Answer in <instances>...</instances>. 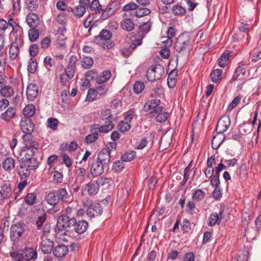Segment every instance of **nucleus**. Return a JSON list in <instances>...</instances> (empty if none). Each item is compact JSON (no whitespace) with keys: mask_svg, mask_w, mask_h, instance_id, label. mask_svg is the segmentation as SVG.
<instances>
[{"mask_svg":"<svg viewBox=\"0 0 261 261\" xmlns=\"http://www.w3.org/2000/svg\"><path fill=\"white\" fill-rule=\"evenodd\" d=\"M88 227V223L85 220L77 221L73 218H70L67 215L60 216L57 221L55 231L59 236L67 235L73 231L79 234L84 233Z\"/></svg>","mask_w":261,"mask_h":261,"instance_id":"f257e3e1","label":"nucleus"},{"mask_svg":"<svg viewBox=\"0 0 261 261\" xmlns=\"http://www.w3.org/2000/svg\"><path fill=\"white\" fill-rule=\"evenodd\" d=\"M36 201V196H34V218L38 229H41L43 224L45 222L47 218L46 213L43 209L41 203Z\"/></svg>","mask_w":261,"mask_h":261,"instance_id":"f03ea898","label":"nucleus"},{"mask_svg":"<svg viewBox=\"0 0 261 261\" xmlns=\"http://www.w3.org/2000/svg\"><path fill=\"white\" fill-rule=\"evenodd\" d=\"M112 35L110 31L102 30L98 36L94 38L93 42L105 49H110L114 46V44L111 41Z\"/></svg>","mask_w":261,"mask_h":261,"instance_id":"7ed1b4c3","label":"nucleus"},{"mask_svg":"<svg viewBox=\"0 0 261 261\" xmlns=\"http://www.w3.org/2000/svg\"><path fill=\"white\" fill-rule=\"evenodd\" d=\"M190 39L188 35L181 34L178 36L174 45V48L178 53L186 54L190 49Z\"/></svg>","mask_w":261,"mask_h":261,"instance_id":"20e7f679","label":"nucleus"},{"mask_svg":"<svg viewBox=\"0 0 261 261\" xmlns=\"http://www.w3.org/2000/svg\"><path fill=\"white\" fill-rule=\"evenodd\" d=\"M165 73L164 68L161 65H152L146 72V76L151 82L160 79Z\"/></svg>","mask_w":261,"mask_h":261,"instance_id":"39448f33","label":"nucleus"},{"mask_svg":"<svg viewBox=\"0 0 261 261\" xmlns=\"http://www.w3.org/2000/svg\"><path fill=\"white\" fill-rule=\"evenodd\" d=\"M20 126L24 135L22 138L23 140H33V122L32 119H21Z\"/></svg>","mask_w":261,"mask_h":261,"instance_id":"423d86ee","label":"nucleus"},{"mask_svg":"<svg viewBox=\"0 0 261 261\" xmlns=\"http://www.w3.org/2000/svg\"><path fill=\"white\" fill-rule=\"evenodd\" d=\"M24 146L21 149L20 155L23 162L31 161L33 158V140H23Z\"/></svg>","mask_w":261,"mask_h":261,"instance_id":"0eeeda50","label":"nucleus"},{"mask_svg":"<svg viewBox=\"0 0 261 261\" xmlns=\"http://www.w3.org/2000/svg\"><path fill=\"white\" fill-rule=\"evenodd\" d=\"M160 100L158 98L152 99L146 101L144 105V110L146 112H150L153 113H157L163 111V107L160 106Z\"/></svg>","mask_w":261,"mask_h":261,"instance_id":"6e6552de","label":"nucleus"},{"mask_svg":"<svg viewBox=\"0 0 261 261\" xmlns=\"http://www.w3.org/2000/svg\"><path fill=\"white\" fill-rule=\"evenodd\" d=\"M24 231V225L17 223L12 225L10 229V238L12 241H17Z\"/></svg>","mask_w":261,"mask_h":261,"instance_id":"1a4fd4ad","label":"nucleus"},{"mask_svg":"<svg viewBox=\"0 0 261 261\" xmlns=\"http://www.w3.org/2000/svg\"><path fill=\"white\" fill-rule=\"evenodd\" d=\"M23 44V40L20 38H16L15 40L13 42L9 50L10 58L14 60L17 57L19 53V48Z\"/></svg>","mask_w":261,"mask_h":261,"instance_id":"9d476101","label":"nucleus"},{"mask_svg":"<svg viewBox=\"0 0 261 261\" xmlns=\"http://www.w3.org/2000/svg\"><path fill=\"white\" fill-rule=\"evenodd\" d=\"M230 119L229 116H223L218 121L216 127L217 133L223 134L229 127Z\"/></svg>","mask_w":261,"mask_h":261,"instance_id":"9b49d317","label":"nucleus"},{"mask_svg":"<svg viewBox=\"0 0 261 261\" xmlns=\"http://www.w3.org/2000/svg\"><path fill=\"white\" fill-rule=\"evenodd\" d=\"M54 247V243L51 240L42 238L39 248L44 253L50 254L53 251Z\"/></svg>","mask_w":261,"mask_h":261,"instance_id":"f8f14e48","label":"nucleus"},{"mask_svg":"<svg viewBox=\"0 0 261 261\" xmlns=\"http://www.w3.org/2000/svg\"><path fill=\"white\" fill-rule=\"evenodd\" d=\"M111 149L109 147L103 148L98 153L97 160L105 166H109L110 161Z\"/></svg>","mask_w":261,"mask_h":261,"instance_id":"ddd939ff","label":"nucleus"},{"mask_svg":"<svg viewBox=\"0 0 261 261\" xmlns=\"http://www.w3.org/2000/svg\"><path fill=\"white\" fill-rule=\"evenodd\" d=\"M132 14L130 12L124 13L123 15V20L121 21L120 24L121 28L126 31H130L133 30L135 27V24L133 20L128 18Z\"/></svg>","mask_w":261,"mask_h":261,"instance_id":"4468645a","label":"nucleus"},{"mask_svg":"<svg viewBox=\"0 0 261 261\" xmlns=\"http://www.w3.org/2000/svg\"><path fill=\"white\" fill-rule=\"evenodd\" d=\"M108 168V166L98 162L97 160H94L91 165V173L94 176L100 175L103 173L104 169Z\"/></svg>","mask_w":261,"mask_h":261,"instance_id":"2eb2a0df","label":"nucleus"},{"mask_svg":"<svg viewBox=\"0 0 261 261\" xmlns=\"http://www.w3.org/2000/svg\"><path fill=\"white\" fill-rule=\"evenodd\" d=\"M102 213V208L98 203H92L87 208V214L91 217L100 215Z\"/></svg>","mask_w":261,"mask_h":261,"instance_id":"dca6fc26","label":"nucleus"},{"mask_svg":"<svg viewBox=\"0 0 261 261\" xmlns=\"http://www.w3.org/2000/svg\"><path fill=\"white\" fill-rule=\"evenodd\" d=\"M24 11L28 13L25 21L28 25L30 28L28 31V36L31 42H33V13L32 7L30 10L25 6Z\"/></svg>","mask_w":261,"mask_h":261,"instance_id":"f3484780","label":"nucleus"},{"mask_svg":"<svg viewBox=\"0 0 261 261\" xmlns=\"http://www.w3.org/2000/svg\"><path fill=\"white\" fill-rule=\"evenodd\" d=\"M101 179H97L95 182H90L86 186V190L90 195H95L98 191L99 188L102 186Z\"/></svg>","mask_w":261,"mask_h":261,"instance_id":"a211bd4d","label":"nucleus"},{"mask_svg":"<svg viewBox=\"0 0 261 261\" xmlns=\"http://www.w3.org/2000/svg\"><path fill=\"white\" fill-rule=\"evenodd\" d=\"M53 253L57 257H63L68 253V248L64 245H58L55 247Z\"/></svg>","mask_w":261,"mask_h":261,"instance_id":"6ab92c4d","label":"nucleus"},{"mask_svg":"<svg viewBox=\"0 0 261 261\" xmlns=\"http://www.w3.org/2000/svg\"><path fill=\"white\" fill-rule=\"evenodd\" d=\"M114 128L113 123L109 122L105 123V125L99 126L98 124H94L92 126V131L93 129L97 130L101 133H107L112 130Z\"/></svg>","mask_w":261,"mask_h":261,"instance_id":"aec40b11","label":"nucleus"},{"mask_svg":"<svg viewBox=\"0 0 261 261\" xmlns=\"http://www.w3.org/2000/svg\"><path fill=\"white\" fill-rule=\"evenodd\" d=\"M223 211H220L219 213H213L208 218V225L210 226H213L216 224H219L221 220L222 219V214Z\"/></svg>","mask_w":261,"mask_h":261,"instance_id":"412c9836","label":"nucleus"},{"mask_svg":"<svg viewBox=\"0 0 261 261\" xmlns=\"http://www.w3.org/2000/svg\"><path fill=\"white\" fill-rule=\"evenodd\" d=\"M15 115L16 110L15 108L10 107L2 114L1 118L5 121L9 122L13 118Z\"/></svg>","mask_w":261,"mask_h":261,"instance_id":"4be33fe9","label":"nucleus"},{"mask_svg":"<svg viewBox=\"0 0 261 261\" xmlns=\"http://www.w3.org/2000/svg\"><path fill=\"white\" fill-rule=\"evenodd\" d=\"M100 118L105 121V123L112 122L113 123L114 119L111 114V112L109 109L102 110L100 112Z\"/></svg>","mask_w":261,"mask_h":261,"instance_id":"5701e85b","label":"nucleus"},{"mask_svg":"<svg viewBox=\"0 0 261 261\" xmlns=\"http://www.w3.org/2000/svg\"><path fill=\"white\" fill-rule=\"evenodd\" d=\"M115 12V10L112 4L108 5L105 9H101V19L106 20L112 15Z\"/></svg>","mask_w":261,"mask_h":261,"instance_id":"b1692460","label":"nucleus"},{"mask_svg":"<svg viewBox=\"0 0 261 261\" xmlns=\"http://www.w3.org/2000/svg\"><path fill=\"white\" fill-rule=\"evenodd\" d=\"M14 94L13 88L9 85H6L0 89V95L3 97L9 98Z\"/></svg>","mask_w":261,"mask_h":261,"instance_id":"393cba45","label":"nucleus"},{"mask_svg":"<svg viewBox=\"0 0 261 261\" xmlns=\"http://www.w3.org/2000/svg\"><path fill=\"white\" fill-rule=\"evenodd\" d=\"M45 200L48 204L52 206L56 205L60 201L56 192L49 193L46 196Z\"/></svg>","mask_w":261,"mask_h":261,"instance_id":"a878e982","label":"nucleus"},{"mask_svg":"<svg viewBox=\"0 0 261 261\" xmlns=\"http://www.w3.org/2000/svg\"><path fill=\"white\" fill-rule=\"evenodd\" d=\"M225 137L223 134L218 133V134L214 136L212 140V146L213 148L216 149L221 145Z\"/></svg>","mask_w":261,"mask_h":261,"instance_id":"bb28decb","label":"nucleus"},{"mask_svg":"<svg viewBox=\"0 0 261 261\" xmlns=\"http://www.w3.org/2000/svg\"><path fill=\"white\" fill-rule=\"evenodd\" d=\"M2 193L6 199L9 198L12 194V187L11 184L7 182L1 187Z\"/></svg>","mask_w":261,"mask_h":261,"instance_id":"cd10ccee","label":"nucleus"},{"mask_svg":"<svg viewBox=\"0 0 261 261\" xmlns=\"http://www.w3.org/2000/svg\"><path fill=\"white\" fill-rule=\"evenodd\" d=\"M111 76V72L110 70L103 71L101 74L97 77L96 83L98 84H102L108 81Z\"/></svg>","mask_w":261,"mask_h":261,"instance_id":"c85d7f7f","label":"nucleus"},{"mask_svg":"<svg viewBox=\"0 0 261 261\" xmlns=\"http://www.w3.org/2000/svg\"><path fill=\"white\" fill-rule=\"evenodd\" d=\"M151 26V23L149 21L143 23L139 28V37H141V39L144 37L145 34L147 33L150 31Z\"/></svg>","mask_w":261,"mask_h":261,"instance_id":"c756f323","label":"nucleus"},{"mask_svg":"<svg viewBox=\"0 0 261 261\" xmlns=\"http://www.w3.org/2000/svg\"><path fill=\"white\" fill-rule=\"evenodd\" d=\"M23 117L22 119H32L33 118V105L29 104L27 105L22 110Z\"/></svg>","mask_w":261,"mask_h":261,"instance_id":"7c9ffc66","label":"nucleus"},{"mask_svg":"<svg viewBox=\"0 0 261 261\" xmlns=\"http://www.w3.org/2000/svg\"><path fill=\"white\" fill-rule=\"evenodd\" d=\"M31 169H32V168L31 166H20L17 169L18 173L19 174L21 178L23 177L26 178L30 175Z\"/></svg>","mask_w":261,"mask_h":261,"instance_id":"2f4dec72","label":"nucleus"},{"mask_svg":"<svg viewBox=\"0 0 261 261\" xmlns=\"http://www.w3.org/2000/svg\"><path fill=\"white\" fill-rule=\"evenodd\" d=\"M230 52L226 51L222 54L218 60V64L220 67H224L228 63V60L230 56Z\"/></svg>","mask_w":261,"mask_h":261,"instance_id":"473e14b6","label":"nucleus"},{"mask_svg":"<svg viewBox=\"0 0 261 261\" xmlns=\"http://www.w3.org/2000/svg\"><path fill=\"white\" fill-rule=\"evenodd\" d=\"M15 167V161L12 158H7L3 163V167L6 171H11Z\"/></svg>","mask_w":261,"mask_h":261,"instance_id":"72a5a7b5","label":"nucleus"},{"mask_svg":"<svg viewBox=\"0 0 261 261\" xmlns=\"http://www.w3.org/2000/svg\"><path fill=\"white\" fill-rule=\"evenodd\" d=\"M56 192L58 196V199L61 201H66L70 197V195L65 189H59Z\"/></svg>","mask_w":261,"mask_h":261,"instance_id":"f704fd0d","label":"nucleus"},{"mask_svg":"<svg viewBox=\"0 0 261 261\" xmlns=\"http://www.w3.org/2000/svg\"><path fill=\"white\" fill-rule=\"evenodd\" d=\"M222 70L221 69H215L211 73V79L213 82L217 83L221 79Z\"/></svg>","mask_w":261,"mask_h":261,"instance_id":"c9c22d12","label":"nucleus"},{"mask_svg":"<svg viewBox=\"0 0 261 261\" xmlns=\"http://www.w3.org/2000/svg\"><path fill=\"white\" fill-rule=\"evenodd\" d=\"M245 64H242L241 65H240L238 67V68L236 69L235 73L233 75L232 79L230 81L231 83L236 81L241 73L243 74H245Z\"/></svg>","mask_w":261,"mask_h":261,"instance_id":"e433bc0d","label":"nucleus"},{"mask_svg":"<svg viewBox=\"0 0 261 261\" xmlns=\"http://www.w3.org/2000/svg\"><path fill=\"white\" fill-rule=\"evenodd\" d=\"M150 13L149 9L144 7H137L135 12V15L138 17H141L148 15Z\"/></svg>","mask_w":261,"mask_h":261,"instance_id":"4c0bfd02","label":"nucleus"},{"mask_svg":"<svg viewBox=\"0 0 261 261\" xmlns=\"http://www.w3.org/2000/svg\"><path fill=\"white\" fill-rule=\"evenodd\" d=\"M91 132H92V133L87 136L85 139V141L87 143H92L94 142L98 137V133L97 130L93 129V131H92V129Z\"/></svg>","mask_w":261,"mask_h":261,"instance_id":"58836bf2","label":"nucleus"},{"mask_svg":"<svg viewBox=\"0 0 261 261\" xmlns=\"http://www.w3.org/2000/svg\"><path fill=\"white\" fill-rule=\"evenodd\" d=\"M92 58L89 57H84L82 61V66L85 69L90 68L93 64Z\"/></svg>","mask_w":261,"mask_h":261,"instance_id":"ea45409f","label":"nucleus"},{"mask_svg":"<svg viewBox=\"0 0 261 261\" xmlns=\"http://www.w3.org/2000/svg\"><path fill=\"white\" fill-rule=\"evenodd\" d=\"M163 94V91L161 88L155 87L150 92V96L152 98V99H159L158 98L161 97Z\"/></svg>","mask_w":261,"mask_h":261,"instance_id":"a19ab883","label":"nucleus"},{"mask_svg":"<svg viewBox=\"0 0 261 261\" xmlns=\"http://www.w3.org/2000/svg\"><path fill=\"white\" fill-rule=\"evenodd\" d=\"M130 128V125L128 122L120 121L118 123L117 128L122 133L128 131Z\"/></svg>","mask_w":261,"mask_h":261,"instance_id":"79ce46f5","label":"nucleus"},{"mask_svg":"<svg viewBox=\"0 0 261 261\" xmlns=\"http://www.w3.org/2000/svg\"><path fill=\"white\" fill-rule=\"evenodd\" d=\"M205 196V193L201 189L196 190L193 194L192 198L194 201H199Z\"/></svg>","mask_w":261,"mask_h":261,"instance_id":"37998d69","label":"nucleus"},{"mask_svg":"<svg viewBox=\"0 0 261 261\" xmlns=\"http://www.w3.org/2000/svg\"><path fill=\"white\" fill-rule=\"evenodd\" d=\"M136 156V152L134 151H129L125 152L121 156V160L122 161L129 162L133 160Z\"/></svg>","mask_w":261,"mask_h":261,"instance_id":"c03bdc74","label":"nucleus"},{"mask_svg":"<svg viewBox=\"0 0 261 261\" xmlns=\"http://www.w3.org/2000/svg\"><path fill=\"white\" fill-rule=\"evenodd\" d=\"M156 114H158V115L155 117L156 121L160 123L165 122L169 116V113L166 112L162 111Z\"/></svg>","mask_w":261,"mask_h":261,"instance_id":"a18cd8bd","label":"nucleus"},{"mask_svg":"<svg viewBox=\"0 0 261 261\" xmlns=\"http://www.w3.org/2000/svg\"><path fill=\"white\" fill-rule=\"evenodd\" d=\"M91 11H97L98 13L101 11V6L98 0H93L89 7Z\"/></svg>","mask_w":261,"mask_h":261,"instance_id":"49530a36","label":"nucleus"},{"mask_svg":"<svg viewBox=\"0 0 261 261\" xmlns=\"http://www.w3.org/2000/svg\"><path fill=\"white\" fill-rule=\"evenodd\" d=\"M74 15L78 17L83 16L86 12V9L80 5L76 6L73 10Z\"/></svg>","mask_w":261,"mask_h":261,"instance_id":"de8ad7c7","label":"nucleus"},{"mask_svg":"<svg viewBox=\"0 0 261 261\" xmlns=\"http://www.w3.org/2000/svg\"><path fill=\"white\" fill-rule=\"evenodd\" d=\"M58 123L59 121L56 118H49L47 119V127L53 130L57 129Z\"/></svg>","mask_w":261,"mask_h":261,"instance_id":"09e8293b","label":"nucleus"},{"mask_svg":"<svg viewBox=\"0 0 261 261\" xmlns=\"http://www.w3.org/2000/svg\"><path fill=\"white\" fill-rule=\"evenodd\" d=\"M29 53L31 57L29 59V61L28 62V66H27V70L29 72V78L30 77V74L32 73L33 68L32 67V63L33 62H32V60L33 59V44H31L30 46L29 50Z\"/></svg>","mask_w":261,"mask_h":261,"instance_id":"8fccbe9b","label":"nucleus"},{"mask_svg":"<svg viewBox=\"0 0 261 261\" xmlns=\"http://www.w3.org/2000/svg\"><path fill=\"white\" fill-rule=\"evenodd\" d=\"M144 87L145 86L143 82L137 81L134 85L133 90L135 93L139 94L142 92Z\"/></svg>","mask_w":261,"mask_h":261,"instance_id":"3c124183","label":"nucleus"},{"mask_svg":"<svg viewBox=\"0 0 261 261\" xmlns=\"http://www.w3.org/2000/svg\"><path fill=\"white\" fill-rule=\"evenodd\" d=\"M97 94L96 89H90L88 91L86 99L89 101H92L96 99Z\"/></svg>","mask_w":261,"mask_h":261,"instance_id":"603ef678","label":"nucleus"},{"mask_svg":"<svg viewBox=\"0 0 261 261\" xmlns=\"http://www.w3.org/2000/svg\"><path fill=\"white\" fill-rule=\"evenodd\" d=\"M172 12L175 15H183L186 12V9L179 5H175L172 7Z\"/></svg>","mask_w":261,"mask_h":261,"instance_id":"864d4df0","label":"nucleus"},{"mask_svg":"<svg viewBox=\"0 0 261 261\" xmlns=\"http://www.w3.org/2000/svg\"><path fill=\"white\" fill-rule=\"evenodd\" d=\"M23 259L28 261L33 259V249L31 248H26L23 251Z\"/></svg>","mask_w":261,"mask_h":261,"instance_id":"5fc2aeb1","label":"nucleus"},{"mask_svg":"<svg viewBox=\"0 0 261 261\" xmlns=\"http://www.w3.org/2000/svg\"><path fill=\"white\" fill-rule=\"evenodd\" d=\"M75 72V66L67 65L65 70V73L67 74L69 77H73Z\"/></svg>","mask_w":261,"mask_h":261,"instance_id":"6e6d98bb","label":"nucleus"},{"mask_svg":"<svg viewBox=\"0 0 261 261\" xmlns=\"http://www.w3.org/2000/svg\"><path fill=\"white\" fill-rule=\"evenodd\" d=\"M72 78V77H69L67 74L65 73H63L60 75V82L62 85L66 86Z\"/></svg>","mask_w":261,"mask_h":261,"instance_id":"4d7b16f0","label":"nucleus"},{"mask_svg":"<svg viewBox=\"0 0 261 261\" xmlns=\"http://www.w3.org/2000/svg\"><path fill=\"white\" fill-rule=\"evenodd\" d=\"M10 256L14 261H23V255L17 252L14 251L10 252Z\"/></svg>","mask_w":261,"mask_h":261,"instance_id":"13d9d810","label":"nucleus"},{"mask_svg":"<svg viewBox=\"0 0 261 261\" xmlns=\"http://www.w3.org/2000/svg\"><path fill=\"white\" fill-rule=\"evenodd\" d=\"M124 161H117L114 162V164L113 166V169H115L116 171H121L124 167V165L123 164Z\"/></svg>","mask_w":261,"mask_h":261,"instance_id":"bf43d9fd","label":"nucleus"},{"mask_svg":"<svg viewBox=\"0 0 261 261\" xmlns=\"http://www.w3.org/2000/svg\"><path fill=\"white\" fill-rule=\"evenodd\" d=\"M97 94L100 95H105L107 93L108 88L105 85H102L98 86L96 89Z\"/></svg>","mask_w":261,"mask_h":261,"instance_id":"052dcab7","label":"nucleus"},{"mask_svg":"<svg viewBox=\"0 0 261 261\" xmlns=\"http://www.w3.org/2000/svg\"><path fill=\"white\" fill-rule=\"evenodd\" d=\"M147 143L148 141L146 138H142L136 143V148L137 149H142L146 146Z\"/></svg>","mask_w":261,"mask_h":261,"instance_id":"680f3d73","label":"nucleus"},{"mask_svg":"<svg viewBox=\"0 0 261 261\" xmlns=\"http://www.w3.org/2000/svg\"><path fill=\"white\" fill-rule=\"evenodd\" d=\"M61 157L62 158L63 162L66 165V166L68 167H70L72 165V162L69 156L65 153L62 152Z\"/></svg>","mask_w":261,"mask_h":261,"instance_id":"e2e57ef3","label":"nucleus"},{"mask_svg":"<svg viewBox=\"0 0 261 261\" xmlns=\"http://www.w3.org/2000/svg\"><path fill=\"white\" fill-rule=\"evenodd\" d=\"M26 94L27 99L30 101L33 100V84L30 83L27 87Z\"/></svg>","mask_w":261,"mask_h":261,"instance_id":"0e129e2a","label":"nucleus"},{"mask_svg":"<svg viewBox=\"0 0 261 261\" xmlns=\"http://www.w3.org/2000/svg\"><path fill=\"white\" fill-rule=\"evenodd\" d=\"M220 184V180H219V175L216 173L215 175H214L212 177V178L211 180V185L216 187H219V185Z\"/></svg>","mask_w":261,"mask_h":261,"instance_id":"69168bd1","label":"nucleus"},{"mask_svg":"<svg viewBox=\"0 0 261 261\" xmlns=\"http://www.w3.org/2000/svg\"><path fill=\"white\" fill-rule=\"evenodd\" d=\"M66 14L64 12H61L57 17V21L60 24H65L66 22Z\"/></svg>","mask_w":261,"mask_h":261,"instance_id":"338daca9","label":"nucleus"},{"mask_svg":"<svg viewBox=\"0 0 261 261\" xmlns=\"http://www.w3.org/2000/svg\"><path fill=\"white\" fill-rule=\"evenodd\" d=\"M138 6L134 3L128 4L123 7V10L127 11L126 13L128 14L130 10H136Z\"/></svg>","mask_w":261,"mask_h":261,"instance_id":"774afa93","label":"nucleus"}]
</instances>
